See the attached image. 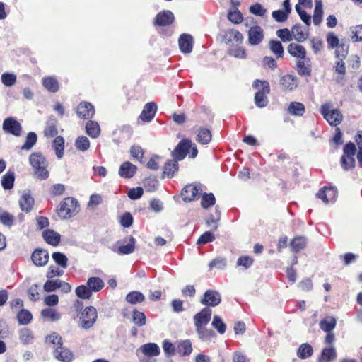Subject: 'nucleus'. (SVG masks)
I'll return each mask as SVG.
<instances>
[{"instance_id": "24", "label": "nucleus", "mask_w": 362, "mask_h": 362, "mask_svg": "<svg viewBox=\"0 0 362 362\" xmlns=\"http://www.w3.org/2000/svg\"><path fill=\"white\" fill-rule=\"evenodd\" d=\"M52 147L54 149L57 157L61 159L64 156V139L62 136H56L52 142Z\"/></svg>"}, {"instance_id": "46", "label": "nucleus", "mask_w": 362, "mask_h": 362, "mask_svg": "<svg viewBox=\"0 0 362 362\" xmlns=\"http://www.w3.org/2000/svg\"><path fill=\"white\" fill-rule=\"evenodd\" d=\"M134 244L135 240L133 237H131L129 243L126 245L119 247L118 252L123 255L132 253L134 250Z\"/></svg>"}, {"instance_id": "45", "label": "nucleus", "mask_w": 362, "mask_h": 362, "mask_svg": "<svg viewBox=\"0 0 362 362\" xmlns=\"http://www.w3.org/2000/svg\"><path fill=\"white\" fill-rule=\"evenodd\" d=\"M211 325L216 329H217V331L220 334H222L225 333L226 329V325L223 323V322L221 319V317H218V315H214V318H213V320H212V322H211Z\"/></svg>"}, {"instance_id": "34", "label": "nucleus", "mask_w": 362, "mask_h": 362, "mask_svg": "<svg viewBox=\"0 0 362 362\" xmlns=\"http://www.w3.org/2000/svg\"><path fill=\"white\" fill-rule=\"evenodd\" d=\"M298 73L300 75L310 76L311 73V67L309 60L298 61L297 63Z\"/></svg>"}, {"instance_id": "49", "label": "nucleus", "mask_w": 362, "mask_h": 362, "mask_svg": "<svg viewBox=\"0 0 362 362\" xmlns=\"http://www.w3.org/2000/svg\"><path fill=\"white\" fill-rule=\"evenodd\" d=\"M46 342L51 343L57 347L62 345V339L57 332H52L46 337Z\"/></svg>"}, {"instance_id": "13", "label": "nucleus", "mask_w": 362, "mask_h": 362, "mask_svg": "<svg viewBox=\"0 0 362 362\" xmlns=\"http://www.w3.org/2000/svg\"><path fill=\"white\" fill-rule=\"evenodd\" d=\"M55 358L62 362H71L74 358L72 352L62 345L54 349Z\"/></svg>"}, {"instance_id": "29", "label": "nucleus", "mask_w": 362, "mask_h": 362, "mask_svg": "<svg viewBox=\"0 0 362 362\" xmlns=\"http://www.w3.org/2000/svg\"><path fill=\"white\" fill-rule=\"evenodd\" d=\"M306 245V239L303 236L294 238L291 243V247L295 252L303 250Z\"/></svg>"}, {"instance_id": "27", "label": "nucleus", "mask_w": 362, "mask_h": 362, "mask_svg": "<svg viewBox=\"0 0 362 362\" xmlns=\"http://www.w3.org/2000/svg\"><path fill=\"white\" fill-rule=\"evenodd\" d=\"M336 356L337 354L334 347L326 348L322 350L319 362H331L335 359Z\"/></svg>"}, {"instance_id": "10", "label": "nucleus", "mask_w": 362, "mask_h": 362, "mask_svg": "<svg viewBox=\"0 0 362 362\" xmlns=\"http://www.w3.org/2000/svg\"><path fill=\"white\" fill-rule=\"evenodd\" d=\"M49 253L42 249H36L31 255L33 264L37 267L45 266L49 261Z\"/></svg>"}, {"instance_id": "14", "label": "nucleus", "mask_w": 362, "mask_h": 362, "mask_svg": "<svg viewBox=\"0 0 362 362\" xmlns=\"http://www.w3.org/2000/svg\"><path fill=\"white\" fill-rule=\"evenodd\" d=\"M202 303L209 306H216L221 302L220 294L214 291L209 290L204 293Z\"/></svg>"}, {"instance_id": "36", "label": "nucleus", "mask_w": 362, "mask_h": 362, "mask_svg": "<svg viewBox=\"0 0 362 362\" xmlns=\"http://www.w3.org/2000/svg\"><path fill=\"white\" fill-rule=\"evenodd\" d=\"M18 321L20 325H28L32 320V314L27 310L22 309L17 315Z\"/></svg>"}, {"instance_id": "1", "label": "nucleus", "mask_w": 362, "mask_h": 362, "mask_svg": "<svg viewBox=\"0 0 362 362\" xmlns=\"http://www.w3.org/2000/svg\"><path fill=\"white\" fill-rule=\"evenodd\" d=\"M211 310L209 308H204L202 311L197 313L194 317V325L199 337L202 339L213 337L214 333L212 330L205 329L204 326L209 323L211 320Z\"/></svg>"}, {"instance_id": "18", "label": "nucleus", "mask_w": 362, "mask_h": 362, "mask_svg": "<svg viewBox=\"0 0 362 362\" xmlns=\"http://www.w3.org/2000/svg\"><path fill=\"white\" fill-rule=\"evenodd\" d=\"M198 194V189L192 185L186 186L181 192V196L185 202H191Z\"/></svg>"}, {"instance_id": "12", "label": "nucleus", "mask_w": 362, "mask_h": 362, "mask_svg": "<svg viewBox=\"0 0 362 362\" xmlns=\"http://www.w3.org/2000/svg\"><path fill=\"white\" fill-rule=\"evenodd\" d=\"M3 129L15 136H19L21 132L20 123L13 118H7L3 123Z\"/></svg>"}, {"instance_id": "60", "label": "nucleus", "mask_w": 362, "mask_h": 362, "mask_svg": "<svg viewBox=\"0 0 362 362\" xmlns=\"http://www.w3.org/2000/svg\"><path fill=\"white\" fill-rule=\"evenodd\" d=\"M16 81V76L14 74L4 73L1 75V81L6 86H13Z\"/></svg>"}, {"instance_id": "39", "label": "nucleus", "mask_w": 362, "mask_h": 362, "mask_svg": "<svg viewBox=\"0 0 362 362\" xmlns=\"http://www.w3.org/2000/svg\"><path fill=\"white\" fill-rule=\"evenodd\" d=\"M313 354V348L308 344H303L298 349L297 354L300 358L310 357Z\"/></svg>"}, {"instance_id": "57", "label": "nucleus", "mask_w": 362, "mask_h": 362, "mask_svg": "<svg viewBox=\"0 0 362 362\" xmlns=\"http://www.w3.org/2000/svg\"><path fill=\"white\" fill-rule=\"evenodd\" d=\"M194 37L188 33H182L178 39V45H192Z\"/></svg>"}, {"instance_id": "5", "label": "nucleus", "mask_w": 362, "mask_h": 362, "mask_svg": "<svg viewBox=\"0 0 362 362\" xmlns=\"http://www.w3.org/2000/svg\"><path fill=\"white\" fill-rule=\"evenodd\" d=\"M189 148H192L191 158H195L197 155V149L192 145V141L189 139H182L172 153V156L177 160H182L189 153Z\"/></svg>"}, {"instance_id": "63", "label": "nucleus", "mask_w": 362, "mask_h": 362, "mask_svg": "<svg viewBox=\"0 0 362 362\" xmlns=\"http://www.w3.org/2000/svg\"><path fill=\"white\" fill-rule=\"evenodd\" d=\"M322 5L319 2L317 4H316L315 8V12L313 15V23L315 25H318L322 21Z\"/></svg>"}, {"instance_id": "41", "label": "nucleus", "mask_w": 362, "mask_h": 362, "mask_svg": "<svg viewBox=\"0 0 362 362\" xmlns=\"http://www.w3.org/2000/svg\"><path fill=\"white\" fill-rule=\"evenodd\" d=\"M228 18L230 22L235 24H240L243 21V16L238 8L229 11L228 13Z\"/></svg>"}, {"instance_id": "16", "label": "nucleus", "mask_w": 362, "mask_h": 362, "mask_svg": "<svg viewBox=\"0 0 362 362\" xmlns=\"http://www.w3.org/2000/svg\"><path fill=\"white\" fill-rule=\"evenodd\" d=\"M19 204L22 211L28 213L33 206L34 199L29 193L25 192L22 194L19 200Z\"/></svg>"}, {"instance_id": "56", "label": "nucleus", "mask_w": 362, "mask_h": 362, "mask_svg": "<svg viewBox=\"0 0 362 362\" xmlns=\"http://www.w3.org/2000/svg\"><path fill=\"white\" fill-rule=\"evenodd\" d=\"M133 321L138 326H144L146 324V316L144 313L139 311H134Z\"/></svg>"}, {"instance_id": "64", "label": "nucleus", "mask_w": 362, "mask_h": 362, "mask_svg": "<svg viewBox=\"0 0 362 362\" xmlns=\"http://www.w3.org/2000/svg\"><path fill=\"white\" fill-rule=\"evenodd\" d=\"M60 280H48L44 284V289L47 292H52L59 288Z\"/></svg>"}, {"instance_id": "9", "label": "nucleus", "mask_w": 362, "mask_h": 362, "mask_svg": "<svg viewBox=\"0 0 362 362\" xmlns=\"http://www.w3.org/2000/svg\"><path fill=\"white\" fill-rule=\"evenodd\" d=\"M243 40L242 33L235 29L226 30L223 36V42L228 45H240Z\"/></svg>"}, {"instance_id": "30", "label": "nucleus", "mask_w": 362, "mask_h": 362, "mask_svg": "<svg viewBox=\"0 0 362 362\" xmlns=\"http://www.w3.org/2000/svg\"><path fill=\"white\" fill-rule=\"evenodd\" d=\"M41 315L43 318L50 321H57L61 318V315L52 308L43 309Z\"/></svg>"}, {"instance_id": "43", "label": "nucleus", "mask_w": 362, "mask_h": 362, "mask_svg": "<svg viewBox=\"0 0 362 362\" xmlns=\"http://www.w3.org/2000/svg\"><path fill=\"white\" fill-rule=\"evenodd\" d=\"M37 135L34 132H29L26 136V141L24 145L22 146V150H30L36 144Z\"/></svg>"}, {"instance_id": "44", "label": "nucleus", "mask_w": 362, "mask_h": 362, "mask_svg": "<svg viewBox=\"0 0 362 362\" xmlns=\"http://www.w3.org/2000/svg\"><path fill=\"white\" fill-rule=\"evenodd\" d=\"M75 292L76 296L81 299H89L90 297V288L84 285L78 286Z\"/></svg>"}, {"instance_id": "48", "label": "nucleus", "mask_w": 362, "mask_h": 362, "mask_svg": "<svg viewBox=\"0 0 362 362\" xmlns=\"http://www.w3.org/2000/svg\"><path fill=\"white\" fill-rule=\"evenodd\" d=\"M227 264L226 260L222 257H217L213 259L209 264V269H212L213 267H216L218 269L223 270L226 268Z\"/></svg>"}, {"instance_id": "61", "label": "nucleus", "mask_w": 362, "mask_h": 362, "mask_svg": "<svg viewBox=\"0 0 362 362\" xmlns=\"http://www.w3.org/2000/svg\"><path fill=\"white\" fill-rule=\"evenodd\" d=\"M214 240V233L210 231H206L199 237V238L197 241V244L203 245L209 242H212Z\"/></svg>"}, {"instance_id": "15", "label": "nucleus", "mask_w": 362, "mask_h": 362, "mask_svg": "<svg viewBox=\"0 0 362 362\" xmlns=\"http://www.w3.org/2000/svg\"><path fill=\"white\" fill-rule=\"evenodd\" d=\"M157 106L154 103H147L140 115V118L145 122L151 121L156 114Z\"/></svg>"}, {"instance_id": "42", "label": "nucleus", "mask_w": 362, "mask_h": 362, "mask_svg": "<svg viewBox=\"0 0 362 362\" xmlns=\"http://www.w3.org/2000/svg\"><path fill=\"white\" fill-rule=\"evenodd\" d=\"M52 257L59 266L64 269L67 267L68 259L65 255L59 252H56L52 254Z\"/></svg>"}, {"instance_id": "22", "label": "nucleus", "mask_w": 362, "mask_h": 362, "mask_svg": "<svg viewBox=\"0 0 362 362\" xmlns=\"http://www.w3.org/2000/svg\"><path fill=\"white\" fill-rule=\"evenodd\" d=\"M44 240L49 245H57L60 241V235L52 230H45L42 233Z\"/></svg>"}, {"instance_id": "33", "label": "nucleus", "mask_w": 362, "mask_h": 362, "mask_svg": "<svg viewBox=\"0 0 362 362\" xmlns=\"http://www.w3.org/2000/svg\"><path fill=\"white\" fill-rule=\"evenodd\" d=\"M15 180L14 173L13 172L6 173L1 179V185L5 189H11L13 187Z\"/></svg>"}, {"instance_id": "54", "label": "nucleus", "mask_w": 362, "mask_h": 362, "mask_svg": "<svg viewBox=\"0 0 362 362\" xmlns=\"http://www.w3.org/2000/svg\"><path fill=\"white\" fill-rule=\"evenodd\" d=\"M13 216L7 211L0 212V221L6 226H11L13 223Z\"/></svg>"}, {"instance_id": "53", "label": "nucleus", "mask_w": 362, "mask_h": 362, "mask_svg": "<svg viewBox=\"0 0 362 362\" xmlns=\"http://www.w3.org/2000/svg\"><path fill=\"white\" fill-rule=\"evenodd\" d=\"M249 11L252 14L257 16H263L265 15L267 12V9L264 8L262 4L259 3H256L252 6H250Z\"/></svg>"}, {"instance_id": "20", "label": "nucleus", "mask_w": 362, "mask_h": 362, "mask_svg": "<svg viewBox=\"0 0 362 362\" xmlns=\"http://www.w3.org/2000/svg\"><path fill=\"white\" fill-rule=\"evenodd\" d=\"M43 86L48 90L49 92L55 93L59 88V83L54 76L45 77L42 80Z\"/></svg>"}, {"instance_id": "35", "label": "nucleus", "mask_w": 362, "mask_h": 362, "mask_svg": "<svg viewBox=\"0 0 362 362\" xmlns=\"http://www.w3.org/2000/svg\"><path fill=\"white\" fill-rule=\"evenodd\" d=\"M144 299V296L139 291L130 292L126 296V300L131 304L141 303Z\"/></svg>"}, {"instance_id": "32", "label": "nucleus", "mask_w": 362, "mask_h": 362, "mask_svg": "<svg viewBox=\"0 0 362 362\" xmlns=\"http://www.w3.org/2000/svg\"><path fill=\"white\" fill-rule=\"evenodd\" d=\"M178 165L177 160L168 161L163 168V174L166 175L167 177H171L174 175V173L177 171Z\"/></svg>"}, {"instance_id": "6", "label": "nucleus", "mask_w": 362, "mask_h": 362, "mask_svg": "<svg viewBox=\"0 0 362 362\" xmlns=\"http://www.w3.org/2000/svg\"><path fill=\"white\" fill-rule=\"evenodd\" d=\"M74 307L78 313L77 317L78 318L79 325L83 329H89L90 327V307L86 306L83 309V303L79 300L75 301Z\"/></svg>"}, {"instance_id": "19", "label": "nucleus", "mask_w": 362, "mask_h": 362, "mask_svg": "<svg viewBox=\"0 0 362 362\" xmlns=\"http://www.w3.org/2000/svg\"><path fill=\"white\" fill-rule=\"evenodd\" d=\"M57 123L55 118L51 117L49 119L44 130L45 136L47 138H53L57 136L58 134Z\"/></svg>"}, {"instance_id": "7", "label": "nucleus", "mask_w": 362, "mask_h": 362, "mask_svg": "<svg viewBox=\"0 0 362 362\" xmlns=\"http://www.w3.org/2000/svg\"><path fill=\"white\" fill-rule=\"evenodd\" d=\"M320 112L330 125L336 127L342 121L343 115L341 112L337 109H332L327 104L321 107Z\"/></svg>"}, {"instance_id": "28", "label": "nucleus", "mask_w": 362, "mask_h": 362, "mask_svg": "<svg viewBox=\"0 0 362 362\" xmlns=\"http://www.w3.org/2000/svg\"><path fill=\"white\" fill-rule=\"evenodd\" d=\"M211 136L210 130L202 128L199 131L197 135V141L202 144H207L211 140Z\"/></svg>"}, {"instance_id": "55", "label": "nucleus", "mask_w": 362, "mask_h": 362, "mask_svg": "<svg viewBox=\"0 0 362 362\" xmlns=\"http://www.w3.org/2000/svg\"><path fill=\"white\" fill-rule=\"evenodd\" d=\"M289 13L284 10H276L272 11V16L275 19L276 21L281 23L287 20Z\"/></svg>"}, {"instance_id": "3", "label": "nucleus", "mask_w": 362, "mask_h": 362, "mask_svg": "<svg viewBox=\"0 0 362 362\" xmlns=\"http://www.w3.org/2000/svg\"><path fill=\"white\" fill-rule=\"evenodd\" d=\"M29 161L34 168L35 175L40 180H46L49 177L47 162L45 158L40 153H33L29 157Z\"/></svg>"}, {"instance_id": "21", "label": "nucleus", "mask_w": 362, "mask_h": 362, "mask_svg": "<svg viewBox=\"0 0 362 362\" xmlns=\"http://www.w3.org/2000/svg\"><path fill=\"white\" fill-rule=\"evenodd\" d=\"M18 337L20 341L24 345L31 344L34 339L33 332L28 328L21 329L18 331Z\"/></svg>"}, {"instance_id": "58", "label": "nucleus", "mask_w": 362, "mask_h": 362, "mask_svg": "<svg viewBox=\"0 0 362 362\" xmlns=\"http://www.w3.org/2000/svg\"><path fill=\"white\" fill-rule=\"evenodd\" d=\"M343 168L346 170L351 169L355 165L354 156H343L341 160Z\"/></svg>"}, {"instance_id": "47", "label": "nucleus", "mask_w": 362, "mask_h": 362, "mask_svg": "<svg viewBox=\"0 0 362 362\" xmlns=\"http://www.w3.org/2000/svg\"><path fill=\"white\" fill-rule=\"evenodd\" d=\"M288 51L293 57L301 59L305 57L306 53L304 47H288Z\"/></svg>"}, {"instance_id": "11", "label": "nucleus", "mask_w": 362, "mask_h": 362, "mask_svg": "<svg viewBox=\"0 0 362 362\" xmlns=\"http://www.w3.org/2000/svg\"><path fill=\"white\" fill-rule=\"evenodd\" d=\"M264 38L262 28L259 25L252 26L248 31L249 43L252 45L259 44Z\"/></svg>"}, {"instance_id": "2", "label": "nucleus", "mask_w": 362, "mask_h": 362, "mask_svg": "<svg viewBox=\"0 0 362 362\" xmlns=\"http://www.w3.org/2000/svg\"><path fill=\"white\" fill-rule=\"evenodd\" d=\"M80 211L78 202L74 197L64 198L58 205L57 213L62 219H68L76 216Z\"/></svg>"}, {"instance_id": "38", "label": "nucleus", "mask_w": 362, "mask_h": 362, "mask_svg": "<svg viewBox=\"0 0 362 362\" xmlns=\"http://www.w3.org/2000/svg\"><path fill=\"white\" fill-rule=\"evenodd\" d=\"M292 39L298 42H303L306 39V34L303 31L300 25H294L291 29Z\"/></svg>"}, {"instance_id": "51", "label": "nucleus", "mask_w": 362, "mask_h": 362, "mask_svg": "<svg viewBox=\"0 0 362 362\" xmlns=\"http://www.w3.org/2000/svg\"><path fill=\"white\" fill-rule=\"evenodd\" d=\"M89 103H81L77 107L76 113L77 115L81 118H86V117L89 115Z\"/></svg>"}, {"instance_id": "26", "label": "nucleus", "mask_w": 362, "mask_h": 362, "mask_svg": "<svg viewBox=\"0 0 362 362\" xmlns=\"http://www.w3.org/2000/svg\"><path fill=\"white\" fill-rule=\"evenodd\" d=\"M317 197L322 199L325 203H328L329 200L334 199L335 195V190L334 188H322L316 194Z\"/></svg>"}, {"instance_id": "52", "label": "nucleus", "mask_w": 362, "mask_h": 362, "mask_svg": "<svg viewBox=\"0 0 362 362\" xmlns=\"http://www.w3.org/2000/svg\"><path fill=\"white\" fill-rule=\"evenodd\" d=\"M351 31L354 42L362 41V24L352 27Z\"/></svg>"}, {"instance_id": "59", "label": "nucleus", "mask_w": 362, "mask_h": 362, "mask_svg": "<svg viewBox=\"0 0 362 362\" xmlns=\"http://www.w3.org/2000/svg\"><path fill=\"white\" fill-rule=\"evenodd\" d=\"M215 203V197L213 194H204L202 199V206L204 208H208L214 205Z\"/></svg>"}, {"instance_id": "62", "label": "nucleus", "mask_w": 362, "mask_h": 362, "mask_svg": "<svg viewBox=\"0 0 362 362\" xmlns=\"http://www.w3.org/2000/svg\"><path fill=\"white\" fill-rule=\"evenodd\" d=\"M276 35L284 42L291 41L293 40L291 31H290L287 28L280 29L277 30Z\"/></svg>"}, {"instance_id": "4", "label": "nucleus", "mask_w": 362, "mask_h": 362, "mask_svg": "<svg viewBox=\"0 0 362 362\" xmlns=\"http://www.w3.org/2000/svg\"><path fill=\"white\" fill-rule=\"evenodd\" d=\"M252 86L255 88H261L255 95V102L259 107H264L267 104L266 95L269 93V83L266 81L256 80Z\"/></svg>"}, {"instance_id": "40", "label": "nucleus", "mask_w": 362, "mask_h": 362, "mask_svg": "<svg viewBox=\"0 0 362 362\" xmlns=\"http://www.w3.org/2000/svg\"><path fill=\"white\" fill-rule=\"evenodd\" d=\"M336 325V320L332 317H327L320 322V328L325 332H330Z\"/></svg>"}, {"instance_id": "37", "label": "nucleus", "mask_w": 362, "mask_h": 362, "mask_svg": "<svg viewBox=\"0 0 362 362\" xmlns=\"http://www.w3.org/2000/svg\"><path fill=\"white\" fill-rule=\"evenodd\" d=\"M192 351V344L190 341L185 340L181 341L177 346V351L181 356H187L191 354Z\"/></svg>"}, {"instance_id": "23", "label": "nucleus", "mask_w": 362, "mask_h": 362, "mask_svg": "<svg viewBox=\"0 0 362 362\" xmlns=\"http://www.w3.org/2000/svg\"><path fill=\"white\" fill-rule=\"evenodd\" d=\"M140 349L147 356H156L160 354L159 347L155 343L145 344L141 346Z\"/></svg>"}, {"instance_id": "8", "label": "nucleus", "mask_w": 362, "mask_h": 362, "mask_svg": "<svg viewBox=\"0 0 362 362\" xmlns=\"http://www.w3.org/2000/svg\"><path fill=\"white\" fill-rule=\"evenodd\" d=\"M175 16L170 10H163L155 16L153 24L154 26L165 27L172 25L175 21Z\"/></svg>"}, {"instance_id": "17", "label": "nucleus", "mask_w": 362, "mask_h": 362, "mask_svg": "<svg viewBox=\"0 0 362 362\" xmlns=\"http://www.w3.org/2000/svg\"><path fill=\"white\" fill-rule=\"evenodd\" d=\"M136 170V165L129 162H124L119 168V174L122 177L130 178L135 174Z\"/></svg>"}, {"instance_id": "50", "label": "nucleus", "mask_w": 362, "mask_h": 362, "mask_svg": "<svg viewBox=\"0 0 362 362\" xmlns=\"http://www.w3.org/2000/svg\"><path fill=\"white\" fill-rule=\"evenodd\" d=\"M75 146L81 151H86L89 148L90 142L87 137L82 136L77 138Z\"/></svg>"}, {"instance_id": "25", "label": "nucleus", "mask_w": 362, "mask_h": 362, "mask_svg": "<svg viewBox=\"0 0 362 362\" xmlns=\"http://www.w3.org/2000/svg\"><path fill=\"white\" fill-rule=\"evenodd\" d=\"M281 86L284 90H293L297 87V81L291 75H286L281 78Z\"/></svg>"}, {"instance_id": "31", "label": "nucleus", "mask_w": 362, "mask_h": 362, "mask_svg": "<svg viewBox=\"0 0 362 362\" xmlns=\"http://www.w3.org/2000/svg\"><path fill=\"white\" fill-rule=\"evenodd\" d=\"M288 112L291 115L301 116L305 112V107L300 103L292 102L288 107Z\"/></svg>"}]
</instances>
